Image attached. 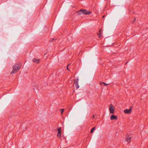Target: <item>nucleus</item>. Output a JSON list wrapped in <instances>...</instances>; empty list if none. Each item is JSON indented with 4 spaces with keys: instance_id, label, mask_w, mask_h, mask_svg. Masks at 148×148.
<instances>
[{
    "instance_id": "2eb2a0df",
    "label": "nucleus",
    "mask_w": 148,
    "mask_h": 148,
    "mask_svg": "<svg viewBox=\"0 0 148 148\" xmlns=\"http://www.w3.org/2000/svg\"><path fill=\"white\" fill-rule=\"evenodd\" d=\"M64 109H61V111L62 113H62L64 111Z\"/></svg>"
},
{
    "instance_id": "aec40b11",
    "label": "nucleus",
    "mask_w": 148,
    "mask_h": 148,
    "mask_svg": "<svg viewBox=\"0 0 148 148\" xmlns=\"http://www.w3.org/2000/svg\"><path fill=\"white\" fill-rule=\"evenodd\" d=\"M135 20V19L134 21H133V22H134V21Z\"/></svg>"
},
{
    "instance_id": "0eeeda50",
    "label": "nucleus",
    "mask_w": 148,
    "mask_h": 148,
    "mask_svg": "<svg viewBox=\"0 0 148 148\" xmlns=\"http://www.w3.org/2000/svg\"><path fill=\"white\" fill-rule=\"evenodd\" d=\"M83 9H81L79 10L77 12V14L79 15H81L83 14Z\"/></svg>"
},
{
    "instance_id": "dca6fc26",
    "label": "nucleus",
    "mask_w": 148,
    "mask_h": 148,
    "mask_svg": "<svg viewBox=\"0 0 148 148\" xmlns=\"http://www.w3.org/2000/svg\"><path fill=\"white\" fill-rule=\"evenodd\" d=\"M102 83H103V84H104L106 86H107L108 85V84H106L105 83L103 82Z\"/></svg>"
},
{
    "instance_id": "9d476101",
    "label": "nucleus",
    "mask_w": 148,
    "mask_h": 148,
    "mask_svg": "<svg viewBox=\"0 0 148 148\" xmlns=\"http://www.w3.org/2000/svg\"><path fill=\"white\" fill-rule=\"evenodd\" d=\"M61 127H58V133H61Z\"/></svg>"
},
{
    "instance_id": "f257e3e1",
    "label": "nucleus",
    "mask_w": 148,
    "mask_h": 148,
    "mask_svg": "<svg viewBox=\"0 0 148 148\" xmlns=\"http://www.w3.org/2000/svg\"><path fill=\"white\" fill-rule=\"evenodd\" d=\"M20 69V66L18 64H15L13 66L12 70L11 72V74L16 73L17 71L19 70Z\"/></svg>"
},
{
    "instance_id": "f8f14e48",
    "label": "nucleus",
    "mask_w": 148,
    "mask_h": 148,
    "mask_svg": "<svg viewBox=\"0 0 148 148\" xmlns=\"http://www.w3.org/2000/svg\"><path fill=\"white\" fill-rule=\"evenodd\" d=\"M96 129V128L95 127H93L91 130V133H92L93 131L95 130Z\"/></svg>"
},
{
    "instance_id": "f03ea898",
    "label": "nucleus",
    "mask_w": 148,
    "mask_h": 148,
    "mask_svg": "<svg viewBox=\"0 0 148 148\" xmlns=\"http://www.w3.org/2000/svg\"><path fill=\"white\" fill-rule=\"evenodd\" d=\"M115 107L112 104H110L109 106V110L111 114H113L114 112Z\"/></svg>"
},
{
    "instance_id": "20e7f679",
    "label": "nucleus",
    "mask_w": 148,
    "mask_h": 148,
    "mask_svg": "<svg viewBox=\"0 0 148 148\" xmlns=\"http://www.w3.org/2000/svg\"><path fill=\"white\" fill-rule=\"evenodd\" d=\"M83 14L87 15L90 14L91 13V12L89 11H87L86 10L83 9Z\"/></svg>"
},
{
    "instance_id": "a211bd4d",
    "label": "nucleus",
    "mask_w": 148,
    "mask_h": 148,
    "mask_svg": "<svg viewBox=\"0 0 148 148\" xmlns=\"http://www.w3.org/2000/svg\"><path fill=\"white\" fill-rule=\"evenodd\" d=\"M102 82H100V84L101 85H102V84H103V83H102Z\"/></svg>"
},
{
    "instance_id": "6ab92c4d",
    "label": "nucleus",
    "mask_w": 148,
    "mask_h": 148,
    "mask_svg": "<svg viewBox=\"0 0 148 148\" xmlns=\"http://www.w3.org/2000/svg\"><path fill=\"white\" fill-rule=\"evenodd\" d=\"M67 69L68 70H69V69H68V66L67 67Z\"/></svg>"
},
{
    "instance_id": "9b49d317",
    "label": "nucleus",
    "mask_w": 148,
    "mask_h": 148,
    "mask_svg": "<svg viewBox=\"0 0 148 148\" xmlns=\"http://www.w3.org/2000/svg\"><path fill=\"white\" fill-rule=\"evenodd\" d=\"M57 136L59 138H60L61 137V133H58L57 134Z\"/></svg>"
},
{
    "instance_id": "7ed1b4c3",
    "label": "nucleus",
    "mask_w": 148,
    "mask_h": 148,
    "mask_svg": "<svg viewBox=\"0 0 148 148\" xmlns=\"http://www.w3.org/2000/svg\"><path fill=\"white\" fill-rule=\"evenodd\" d=\"M132 111V108H130L129 109H126L124 110V112L126 113L127 114H130Z\"/></svg>"
},
{
    "instance_id": "412c9836",
    "label": "nucleus",
    "mask_w": 148,
    "mask_h": 148,
    "mask_svg": "<svg viewBox=\"0 0 148 148\" xmlns=\"http://www.w3.org/2000/svg\"><path fill=\"white\" fill-rule=\"evenodd\" d=\"M104 16H104H104H103V17H104Z\"/></svg>"
},
{
    "instance_id": "39448f33",
    "label": "nucleus",
    "mask_w": 148,
    "mask_h": 148,
    "mask_svg": "<svg viewBox=\"0 0 148 148\" xmlns=\"http://www.w3.org/2000/svg\"><path fill=\"white\" fill-rule=\"evenodd\" d=\"M110 118L111 120H116L118 119L117 116L114 115H111L110 116Z\"/></svg>"
},
{
    "instance_id": "6e6552de",
    "label": "nucleus",
    "mask_w": 148,
    "mask_h": 148,
    "mask_svg": "<svg viewBox=\"0 0 148 148\" xmlns=\"http://www.w3.org/2000/svg\"><path fill=\"white\" fill-rule=\"evenodd\" d=\"M131 138H132L131 137H128L126 138V141L128 143H129L130 142V141L131 139Z\"/></svg>"
},
{
    "instance_id": "f3484780",
    "label": "nucleus",
    "mask_w": 148,
    "mask_h": 148,
    "mask_svg": "<svg viewBox=\"0 0 148 148\" xmlns=\"http://www.w3.org/2000/svg\"><path fill=\"white\" fill-rule=\"evenodd\" d=\"M92 119H94L95 118V116H94V115H93L92 116Z\"/></svg>"
},
{
    "instance_id": "ddd939ff",
    "label": "nucleus",
    "mask_w": 148,
    "mask_h": 148,
    "mask_svg": "<svg viewBox=\"0 0 148 148\" xmlns=\"http://www.w3.org/2000/svg\"><path fill=\"white\" fill-rule=\"evenodd\" d=\"M75 87L77 89L79 87V85H78V83L76 84L75 83Z\"/></svg>"
},
{
    "instance_id": "423d86ee",
    "label": "nucleus",
    "mask_w": 148,
    "mask_h": 148,
    "mask_svg": "<svg viewBox=\"0 0 148 148\" xmlns=\"http://www.w3.org/2000/svg\"><path fill=\"white\" fill-rule=\"evenodd\" d=\"M32 61L34 62L35 63H38L40 61V60L36 58H34Z\"/></svg>"
},
{
    "instance_id": "4468645a",
    "label": "nucleus",
    "mask_w": 148,
    "mask_h": 148,
    "mask_svg": "<svg viewBox=\"0 0 148 148\" xmlns=\"http://www.w3.org/2000/svg\"><path fill=\"white\" fill-rule=\"evenodd\" d=\"M78 80H79V79H78V78H77V79H76V84L78 83Z\"/></svg>"
},
{
    "instance_id": "1a4fd4ad",
    "label": "nucleus",
    "mask_w": 148,
    "mask_h": 148,
    "mask_svg": "<svg viewBox=\"0 0 148 148\" xmlns=\"http://www.w3.org/2000/svg\"><path fill=\"white\" fill-rule=\"evenodd\" d=\"M101 30H99V32L97 33V35L99 37H100L101 36Z\"/></svg>"
}]
</instances>
